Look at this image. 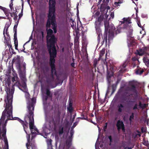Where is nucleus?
Wrapping results in <instances>:
<instances>
[{
    "label": "nucleus",
    "instance_id": "f257e3e1",
    "mask_svg": "<svg viewBox=\"0 0 149 149\" xmlns=\"http://www.w3.org/2000/svg\"><path fill=\"white\" fill-rule=\"evenodd\" d=\"M14 90L15 88L13 86L12 87L11 89L10 88L7 89V101L5 100L6 105L0 119V132H1V125L3 137H4L6 134V127L8 121L11 120V116L13 111L12 102Z\"/></svg>",
    "mask_w": 149,
    "mask_h": 149
},
{
    "label": "nucleus",
    "instance_id": "f03ea898",
    "mask_svg": "<svg viewBox=\"0 0 149 149\" xmlns=\"http://www.w3.org/2000/svg\"><path fill=\"white\" fill-rule=\"evenodd\" d=\"M34 101L33 99L31 100V101L29 102L28 103L27 108L28 109V113L25 116L24 121L26 124H28V123L27 122L29 119V128L31 130L33 129L39 133V131L38 129L34 126ZM39 134H40L39 133Z\"/></svg>",
    "mask_w": 149,
    "mask_h": 149
},
{
    "label": "nucleus",
    "instance_id": "7ed1b4c3",
    "mask_svg": "<svg viewBox=\"0 0 149 149\" xmlns=\"http://www.w3.org/2000/svg\"><path fill=\"white\" fill-rule=\"evenodd\" d=\"M55 4H49V10L48 15V19L46 24L47 27H50L51 25H52V29L54 30L55 33L56 32L57 26L55 13Z\"/></svg>",
    "mask_w": 149,
    "mask_h": 149
},
{
    "label": "nucleus",
    "instance_id": "20e7f679",
    "mask_svg": "<svg viewBox=\"0 0 149 149\" xmlns=\"http://www.w3.org/2000/svg\"><path fill=\"white\" fill-rule=\"evenodd\" d=\"M49 38H47V47L50 55V60L55 61V58L56 56L57 50L55 46L57 39L54 35L49 36Z\"/></svg>",
    "mask_w": 149,
    "mask_h": 149
},
{
    "label": "nucleus",
    "instance_id": "39448f33",
    "mask_svg": "<svg viewBox=\"0 0 149 149\" xmlns=\"http://www.w3.org/2000/svg\"><path fill=\"white\" fill-rule=\"evenodd\" d=\"M117 94L123 100L126 101L128 104L131 103L134 104L132 107V109L133 110H139L140 108L139 106V104L134 101L130 100V98L133 96L134 94L128 92L127 90L123 91L122 89H120L117 93Z\"/></svg>",
    "mask_w": 149,
    "mask_h": 149
},
{
    "label": "nucleus",
    "instance_id": "423d86ee",
    "mask_svg": "<svg viewBox=\"0 0 149 149\" xmlns=\"http://www.w3.org/2000/svg\"><path fill=\"white\" fill-rule=\"evenodd\" d=\"M104 25L105 26V31L102 36L101 33V31H96L97 34V40L98 42H99L100 40L101 36L102 41V45L104 43L105 45H107V35L108 31L109 29V23L107 20H105L104 21Z\"/></svg>",
    "mask_w": 149,
    "mask_h": 149
},
{
    "label": "nucleus",
    "instance_id": "0eeeda50",
    "mask_svg": "<svg viewBox=\"0 0 149 149\" xmlns=\"http://www.w3.org/2000/svg\"><path fill=\"white\" fill-rule=\"evenodd\" d=\"M55 61H49V65L51 69V74L46 78V82L49 85H51L54 80V75H57V72L55 65Z\"/></svg>",
    "mask_w": 149,
    "mask_h": 149
},
{
    "label": "nucleus",
    "instance_id": "6e6552de",
    "mask_svg": "<svg viewBox=\"0 0 149 149\" xmlns=\"http://www.w3.org/2000/svg\"><path fill=\"white\" fill-rule=\"evenodd\" d=\"M61 113L58 112L57 113H55L53 118L52 120L49 121V125L50 127H53L56 128V125L60 123Z\"/></svg>",
    "mask_w": 149,
    "mask_h": 149
},
{
    "label": "nucleus",
    "instance_id": "1a4fd4ad",
    "mask_svg": "<svg viewBox=\"0 0 149 149\" xmlns=\"http://www.w3.org/2000/svg\"><path fill=\"white\" fill-rule=\"evenodd\" d=\"M129 85L130 86V87H128L129 90L132 91L135 93L133 95L134 100H136L138 96V92L136 89V83L134 81H130L129 82Z\"/></svg>",
    "mask_w": 149,
    "mask_h": 149
},
{
    "label": "nucleus",
    "instance_id": "9d476101",
    "mask_svg": "<svg viewBox=\"0 0 149 149\" xmlns=\"http://www.w3.org/2000/svg\"><path fill=\"white\" fill-rule=\"evenodd\" d=\"M123 21H120L121 24H123L124 26L123 28L127 29L128 27V24L132 23L131 20L130 18H123Z\"/></svg>",
    "mask_w": 149,
    "mask_h": 149
},
{
    "label": "nucleus",
    "instance_id": "9b49d317",
    "mask_svg": "<svg viewBox=\"0 0 149 149\" xmlns=\"http://www.w3.org/2000/svg\"><path fill=\"white\" fill-rule=\"evenodd\" d=\"M11 120H17L18 121H19L22 125L25 132L27 134V132L25 129V127H27V125L26 124L25 121L24 122L23 120H22L20 119L18 117H15L13 118V112H12L11 116Z\"/></svg>",
    "mask_w": 149,
    "mask_h": 149
},
{
    "label": "nucleus",
    "instance_id": "f8f14e48",
    "mask_svg": "<svg viewBox=\"0 0 149 149\" xmlns=\"http://www.w3.org/2000/svg\"><path fill=\"white\" fill-rule=\"evenodd\" d=\"M116 126L117 127V129L118 131L122 129L123 132H125V129L124 125L122 121L119 120L118 121Z\"/></svg>",
    "mask_w": 149,
    "mask_h": 149
},
{
    "label": "nucleus",
    "instance_id": "ddd939ff",
    "mask_svg": "<svg viewBox=\"0 0 149 149\" xmlns=\"http://www.w3.org/2000/svg\"><path fill=\"white\" fill-rule=\"evenodd\" d=\"M46 94L47 96H44L43 97V100L46 102L47 101L48 99V97H52V95H51V93L49 90L48 88H47L46 89Z\"/></svg>",
    "mask_w": 149,
    "mask_h": 149
},
{
    "label": "nucleus",
    "instance_id": "4468645a",
    "mask_svg": "<svg viewBox=\"0 0 149 149\" xmlns=\"http://www.w3.org/2000/svg\"><path fill=\"white\" fill-rule=\"evenodd\" d=\"M113 29L114 30L115 29V27H114V28ZM114 36V30H111L110 29H109V35H108V39H107V40H108V42H109V41L111 40H112Z\"/></svg>",
    "mask_w": 149,
    "mask_h": 149
},
{
    "label": "nucleus",
    "instance_id": "2eb2a0df",
    "mask_svg": "<svg viewBox=\"0 0 149 149\" xmlns=\"http://www.w3.org/2000/svg\"><path fill=\"white\" fill-rule=\"evenodd\" d=\"M20 56L17 55L15 57L12 61V62L13 63L16 62L18 64V66L19 69H21V65L20 61Z\"/></svg>",
    "mask_w": 149,
    "mask_h": 149
},
{
    "label": "nucleus",
    "instance_id": "dca6fc26",
    "mask_svg": "<svg viewBox=\"0 0 149 149\" xmlns=\"http://www.w3.org/2000/svg\"><path fill=\"white\" fill-rule=\"evenodd\" d=\"M35 137V136H32L31 137V141H29V143L28 144V147L29 146L31 147L32 149H36V146H35V143L33 139Z\"/></svg>",
    "mask_w": 149,
    "mask_h": 149
},
{
    "label": "nucleus",
    "instance_id": "f3484780",
    "mask_svg": "<svg viewBox=\"0 0 149 149\" xmlns=\"http://www.w3.org/2000/svg\"><path fill=\"white\" fill-rule=\"evenodd\" d=\"M147 48L146 47H143L140 49L138 51V54L139 56H142L144 54H146Z\"/></svg>",
    "mask_w": 149,
    "mask_h": 149
},
{
    "label": "nucleus",
    "instance_id": "a211bd4d",
    "mask_svg": "<svg viewBox=\"0 0 149 149\" xmlns=\"http://www.w3.org/2000/svg\"><path fill=\"white\" fill-rule=\"evenodd\" d=\"M127 64V62L125 61L124 62L122 65L120 66V69L119 71L120 73H124L125 72L126 69H125V68Z\"/></svg>",
    "mask_w": 149,
    "mask_h": 149
},
{
    "label": "nucleus",
    "instance_id": "6ab92c4d",
    "mask_svg": "<svg viewBox=\"0 0 149 149\" xmlns=\"http://www.w3.org/2000/svg\"><path fill=\"white\" fill-rule=\"evenodd\" d=\"M95 24L96 31H101V29L100 28L101 25V23L96 20L95 22Z\"/></svg>",
    "mask_w": 149,
    "mask_h": 149
},
{
    "label": "nucleus",
    "instance_id": "aec40b11",
    "mask_svg": "<svg viewBox=\"0 0 149 149\" xmlns=\"http://www.w3.org/2000/svg\"><path fill=\"white\" fill-rule=\"evenodd\" d=\"M72 139L70 136H69L68 138L66 140V144L67 147L69 148L72 145Z\"/></svg>",
    "mask_w": 149,
    "mask_h": 149
},
{
    "label": "nucleus",
    "instance_id": "412c9836",
    "mask_svg": "<svg viewBox=\"0 0 149 149\" xmlns=\"http://www.w3.org/2000/svg\"><path fill=\"white\" fill-rule=\"evenodd\" d=\"M19 79L17 76H14V77H13L12 78V81L13 82L16 81L15 85L17 86L18 84V85H20V83L19 81Z\"/></svg>",
    "mask_w": 149,
    "mask_h": 149
},
{
    "label": "nucleus",
    "instance_id": "4be33fe9",
    "mask_svg": "<svg viewBox=\"0 0 149 149\" xmlns=\"http://www.w3.org/2000/svg\"><path fill=\"white\" fill-rule=\"evenodd\" d=\"M45 14L44 13L40 12L39 13V18L40 22H43L45 17Z\"/></svg>",
    "mask_w": 149,
    "mask_h": 149
},
{
    "label": "nucleus",
    "instance_id": "5701e85b",
    "mask_svg": "<svg viewBox=\"0 0 149 149\" xmlns=\"http://www.w3.org/2000/svg\"><path fill=\"white\" fill-rule=\"evenodd\" d=\"M17 86H18L19 88L22 91H23V90L20 87H22L24 90H25L27 87L26 84V83L25 82H24L23 83H22V85H21L20 84V85H18V84Z\"/></svg>",
    "mask_w": 149,
    "mask_h": 149
},
{
    "label": "nucleus",
    "instance_id": "b1692460",
    "mask_svg": "<svg viewBox=\"0 0 149 149\" xmlns=\"http://www.w3.org/2000/svg\"><path fill=\"white\" fill-rule=\"evenodd\" d=\"M143 61L147 66H149V59L146 56L143 58Z\"/></svg>",
    "mask_w": 149,
    "mask_h": 149
},
{
    "label": "nucleus",
    "instance_id": "393cba45",
    "mask_svg": "<svg viewBox=\"0 0 149 149\" xmlns=\"http://www.w3.org/2000/svg\"><path fill=\"white\" fill-rule=\"evenodd\" d=\"M107 5L106 4H102L100 7V10L101 12H104V11L106 10L107 6Z\"/></svg>",
    "mask_w": 149,
    "mask_h": 149
},
{
    "label": "nucleus",
    "instance_id": "a878e982",
    "mask_svg": "<svg viewBox=\"0 0 149 149\" xmlns=\"http://www.w3.org/2000/svg\"><path fill=\"white\" fill-rule=\"evenodd\" d=\"M138 103L140 109H143L146 107V104H142L141 101H139Z\"/></svg>",
    "mask_w": 149,
    "mask_h": 149
},
{
    "label": "nucleus",
    "instance_id": "bb28decb",
    "mask_svg": "<svg viewBox=\"0 0 149 149\" xmlns=\"http://www.w3.org/2000/svg\"><path fill=\"white\" fill-rule=\"evenodd\" d=\"M9 27V26H5L4 28V29L3 31V34L4 36V39H6V37L5 35V30L6 29V34L8 36H9V35L8 34V29Z\"/></svg>",
    "mask_w": 149,
    "mask_h": 149
},
{
    "label": "nucleus",
    "instance_id": "cd10ccee",
    "mask_svg": "<svg viewBox=\"0 0 149 149\" xmlns=\"http://www.w3.org/2000/svg\"><path fill=\"white\" fill-rule=\"evenodd\" d=\"M0 9L3 10L5 15H7V14L10 13V12H9L8 9L1 6H0Z\"/></svg>",
    "mask_w": 149,
    "mask_h": 149
},
{
    "label": "nucleus",
    "instance_id": "c85d7f7f",
    "mask_svg": "<svg viewBox=\"0 0 149 149\" xmlns=\"http://www.w3.org/2000/svg\"><path fill=\"white\" fill-rule=\"evenodd\" d=\"M118 108V111L119 112H121L123 111L122 108L124 107L123 105L121 104H119L117 106Z\"/></svg>",
    "mask_w": 149,
    "mask_h": 149
},
{
    "label": "nucleus",
    "instance_id": "c756f323",
    "mask_svg": "<svg viewBox=\"0 0 149 149\" xmlns=\"http://www.w3.org/2000/svg\"><path fill=\"white\" fill-rule=\"evenodd\" d=\"M105 53V49H102L101 51L100 52L99 58L98 59V60H100V59L103 60L102 59V57L103 56V55Z\"/></svg>",
    "mask_w": 149,
    "mask_h": 149
},
{
    "label": "nucleus",
    "instance_id": "7c9ffc66",
    "mask_svg": "<svg viewBox=\"0 0 149 149\" xmlns=\"http://www.w3.org/2000/svg\"><path fill=\"white\" fill-rule=\"evenodd\" d=\"M9 52H10V50L9 49H6L5 52V55L8 56V57L9 58H10L12 56V54L11 53L10 54H9Z\"/></svg>",
    "mask_w": 149,
    "mask_h": 149
},
{
    "label": "nucleus",
    "instance_id": "2f4dec72",
    "mask_svg": "<svg viewBox=\"0 0 149 149\" xmlns=\"http://www.w3.org/2000/svg\"><path fill=\"white\" fill-rule=\"evenodd\" d=\"M63 127L62 126H60L59 127L58 131L60 135H62L63 133Z\"/></svg>",
    "mask_w": 149,
    "mask_h": 149
},
{
    "label": "nucleus",
    "instance_id": "473e14b6",
    "mask_svg": "<svg viewBox=\"0 0 149 149\" xmlns=\"http://www.w3.org/2000/svg\"><path fill=\"white\" fill-rule=\"evenodd\" d=\"M112 92L111 93V95L113 94L115 91H116V85L115 84H113L111 86Z\"/></svg>",
    "mask_w": 149,
    "mask_h": 149
},
{
    "label": "nucleus",
    "instance_id": "72a5a7b5",
    "mask_svg": "<svg viewBox=\"0 0 149 149\" xmlns=\"http://www.w3.org/2000/svg\"><path fill=\"white\" fill-rule=\"evenodd\" d=\"M104 16L103 14H101L98 18L97 21L101 23L103 21L104 19Z\"/></svg>",
    "mask_w": 149,
    "mask_h": 149
},
{
    "label": "nucleus",
    "instance_id": "f704fd0d",
    "mask_svg": "<svg viewBox=\"0 0 149 149\" xmlns=\"http://www.w3.org/2000/svg\"><path fill=\"white\" fill-rule=\"evenodd\" d=\"M17 12L16 8H15V10H14V19L15 21L17 20V19L18 16L17 15Z\"/></svg>",
    "mask_w": 149,
    "mask_h": 149
},
{
    "label": "nucleus",
    "instance_id": "c9c22d12",
    "mask_svg": "<svg viewBox=\"0 0 149 149\" xmlns=\"http://www.w3.org/2000/svg\"><path fill=\"white\" fill-rule=\"evenodd\" d=\"M27 143H26V146L27 148V149H29L28 148V144L29 143V141H30V134H28L27 136Z\"/></svg>",
    "mask_w": 149,
    "mask_h": 149
},
{
    "label": "nucleus",
    "instance_id": "e433bc0d",
    "mask_svg": "<svg viewBox=\"0 0 149 149\" xmlns=\"http://www.w3.org/2000/svg\"><path fill=\"white\" fill-rule=\"evenodd\" d=\"M144 72L143 70H141L139 69H136V73L137 74H141Z\"/></svg>",
    "mask_w": 149,
    "mask_h": 149
},
{
    "label": "nucleus",
    "instance_id": "4c0bfd02",
    "mask_svg": "<svg viewBox=\"0 0 149 149\" xmlns=\"http://www.w3.org/2000/svg\"><path fill=\"white\" fill-rule=\"evenodd\" d=\"M53 33V31L52 29H49L47 31V34L48 35V37H49V36H51V35H52V33Z\"/></svg>",
    "mask_w": 149,
    "mask_h": 149
},
{
    "label": "nucleus",
    "instance_id": "58836bf2",
    "mask_svg": "<svg viewBox=\"0 0 149 149\" xmlns=\"http://www.w3.org/2000/svg\"><path fill=\"white\" fill-rule=\"evenodd\" d=\"M14 44H18L17 38V34H14Z\"/></svg>",
    "mask_w": 149,
    "mask_h": 149
},
{
    "label": "nucleus",
    "instance_id": "ea45409f",
    "mask_svg": "<svg viewBox=\"0 0 149 149\" xmlns=\"http://www.w3.org/2000/svg\"><path fill=\"white\" fill-rule=\"evenodd\" d=\"M67 110L70 113H72L73 110V109L72 107L68 106L67 107Z\"/></svg>",
    "mask_w": 149,
    "mask_h": 149
},
{
    "label": "nucleus",
    "instance_id": "a19ab883",
    "mask_svg": "<svg viewBox=\"0 0 149 149\" xmlns=\"http://www.w3.org/2000/svg\"><path fill=\"white\" fill-rule=\"evenodd\" d=\"M120 3H118L117 2H115L113 4V6L115 8H118L120 6Z\"/></svg>",
    "mask_w": 149,
    "mask_h": 149
},
{
    "label": "nucleus",
    "instance_id": "79ce46f5",
    "mask_svg": "<svg viewBox=\"0 0 149 149\" xmlns=\"http://www.w3.org/2000/svg\"><path fill=\"white\" fill-rule=\"evenodd\" d=\"M134 113L133 112H132L131 113V115L130 116L129 118V120L131 122L133 119H134Z\"/></svg>",
    "mask_w": 149,
    "mask_h": 149
},
{
    "label": "nucleus",
    "instance_id": "37998d69",
    "mask_svg": "<svg viewBox=\"0 0 149 149\" xmlns=\"http://www.w3.org/2000/svg\"><path fill=\"white\" fill-rule=\"evenodd\" d=\"M74 134V131L73 130L72 128H71L70 132V137H71L72 138V136L73 135V134Z\"/></svg>",
    "mask_w": 149,
    "mask_h": 149
},
{
    "label": "nucleus",
    "instance_id": "c03bdc74",
    "mask_svg": "<svg viewBox=\"0 0 149 149\" xmlns=\"http://www.w3.org/2000/svg\"><path fill=\"white\" fill-rule=\"evenodd\" d=\"M17 24H15L14 26L13 30L14 31V34H17Z\"/></svg>",
    "mask_w": 149,
    "mask_h": 149
},
{
    "label": "nucleus",
    "instance_id": "a18cd8bd",
    "mask_svg": "<svg viewBox=\"0 0 149 149\" xmlns=\"http://www.w3.org/2000/svg\"><path fill=\"white\" fill-rule=\"evenodd\" d=\"M10 49H11V50L12 51V55L13 54H16V53L15 52H14V50L12 48V45H11V47H9V49L10 50Z\"/></svg>",
    "mask_w": 149,
    "mask_h": 149
},
{
    "label": "nucleus",
    "instance_id": "49530a36",
    "mask_svg": "<svg viewBox=\"0 0 149 149\" xmlns=\"http://www.w3.org/2000/svg\"><path fill=\"white\" fill-rule=\"evenodd\" d=\"M56 4L55 0H49V4Z\"/></svg>",
    "mask_w": 149,
    "mask_h": 149
},
{
    "label": "nucleus",
    "instance_id": "de8ad7c7",
    "mask_svg": "<svg viewBox=\"0 0 149 149\" xmlns=\"http://www.w3.org/2000/svg\"><path fill=\"white\" fill-rule=\"evenodd\" d=\"M109 0H102V4L108 5Z\"/></svg>",
    "mask_w": 149,
    "mask_h": 149
},
{
    "label": "nucleus",
    "instance_id": "09e8293b",
    "mask_svg": "<svg viewBox=\"0 0 149 149\" xmlns=\"http://www.w3.org/2000/svg\"><path fill=\"white\" fill-rule=\"evenodd\" d=\"M97 60L96 58L95 59L93 62V65L94 67H96L97 64Z\"/></svg>",
    "mask_w": 149,
    "mask_h": 149
},
{
    "label": "nucleus",
    "instance_id": "8fccbe9b",
    "mask_svg": "<svg viewBox=\"0 0 149 149\" xmlns=\"http://www.w3.org/2000/svg\"><path fill=\"white\" fill-rule=\"evenodd\" d=\"M137 22L138 26L141 28H142V26H141V24L140 21L139 20H138L137 21Z\"/></svg>",
    "mask_w": 149,
    "mask_h": 149
},
{
    "label": "nucleus",
    "instance_id": "3c124183",
    "mask_svg": "<svg viewBox=\"0 0 149 149\" xmlns=\"http://www.w3.org/2000/svg\"><path fill=\"white\" fill-rule=\"evenodd\" d=\"M6 45H7L8 47H11L12 45L10 42H6Z\"/></svg>",
    "mask_w": 149,
    "mask_h": 149
},
{
    "label": "nucleus",
    "instance_id": "603ef678",
    "mask_svg": "<svg viewBox=\"0 0 149 149\" xmlns=\"http://www.w3.org/2000/svg\"><path fill=\"white\" fill-rule=\"evenodd\" d=\"M6 83L8 86H9L10 85L11 81L10 80L7 79Z\"/></svg>",
    "mask_w": 149,
    "mask_h": 149
},
{
    "label": "nucleus",
    "instance_id": "864d4df0",
    "mask_svg": "<svg viewBox=\"0 0 149 149\" xmlns=\"http://www.w3.org/2000/svg\"><path fill=\"white\" fill-rule=\"evenodd\" d=\"M52 140L51 139H50L48 141H47V144L49 146H51L52 145Z\"/></svg>",
    "mask_w": 149,
    "mask_h": 149
},
{
    "label": "nucleus",
    "instance_id": "5fc2aeb1",
    "mask_svg": "<svg viewBox=\"0 0 149 149\" xmlns=\"http://www.w3.org/2000/svg\"><path fill=\"white\" fill-rule=\"evenodd\" d=\"M100 15V12L98 11H97L94 15V17L95 18L96 17Z\"/></svg>",
    "mask_w": 149,
    "mask_h": 149
},
{
    "label": "nucleus",
    "instance_id": "6e6d98bb",
    "mask_svg": "<svg viewBox=\"0 0 149 149\" xmlns=\"http://www.w3.org/2000/svg\"><path fill=\"white\" fill-rule=\"evenodd\" d=\"M23 10V8H22V9L21 13L20 14H19V19H20V18L23 15V14H22Z\"/></svg>",
    "mask_w": 149,
    "mask_h": 149
},
{
    "label": "nucleus",
    "instance_id": "4d7b16f0",
    "mask_svg": "<svg viewBox=\"0 0 149 149\" xmlns=\"http://www.w3.org/2000/svg\"><path fill=\"white\" fill-rule=\"evenodd\" d=\"M79 118H80L81 119H82V120H87L88 121H90V120L92 121L90 119H89V120H88V119L86 117L85 118L84 117H82Z\"/></svg>",
    "mask_w": 149,
    "mask_h": 149
},
{
    "label": "nucleus",
    "instance_id": "13d9d810",
    "mask_svg": "<svg viewBox=\"0 0 149 149\" xmlns=\"http://www.w3.org/2000/svg\"><path fill=\"white\" fill-rule=\"evenodd\" d=\"M70 22H71V23H72L71 24V26H72V25L73 26H74V21L72 19V18H70Z\"/></svg>",
    "mask_w": 149,
    "mask_h": 149
},
{
    "label": "nucleus",
    "instance_id": "bf43d9fd",
    "mask_svg": "<svg viewBox=\"0 0 149 149\" xmlns=\"http://www.w3.org/2000/svg\"><path fill=\"white\" fill-rule=\"evenodd\" d=\"M107 123H106L105 124V125L104 126V131H105V130L107 129Z\"/></svg>",
    "mask_w": 149,
    "mask_h": 149
},
{
    "label": "nucleus",
    "instance_id": "052dcab7",
    "mask_svg": "<svg viewBox=\"0 0 149 149\" xmlns=\"http://www.w3.org/2000/svg\"><path fill=\"white\" fill-rule=\"evenodd\" d=\"M110 16L112 18H113L114 16V13L113 12H111Z\"/></svg>",
    "mask_w": 149,
    "mask_h": 149
},
{
    "label": "nucleus",
    "instance_id": "680f3d73",
    "mask_svg": "<svg viewBox=\"0 0 149 149\" xmlns=\"http://www.w3.org/2000/svg\"><path fill=\"white\" fill-rule=\"evenodd\" d=\"M43 70H48V67L47 65H45L43 68Z\"/></svg>",
    "mask_w": 149,
    "mask_h": 149
},
{
    "label": "nucleus",
    "instance_id": "e2e57ef3",
    "mask_svg": "<svg viewBox=\"0 0 149 149\" xmlns=\"http://www.w3.org/2000/svg\"><path fill=\"white\" fill-rule=\"evenodd\" d=\"M77 123H78V122H77L74 123L73 124L72 127H75L77 125Z\"/></svg>",
    "mask_w": 149,
    "mask_h": 149
},
{
    "label": "nucleus",
    "instance_id": "0e129e2a",
    "mask_svg": "<svg viewBox=\"0 0 149 149\" xmlns=\"http://www.w3.org/2000/svg\"><path fill=\"white\" fill-rule=\"evenodd\" d=\"M132 60L134 61H136L138 60L137 58L136 57H133L132 58Z\"/></svg>",
    "mask_w": 149,
    "mask_h": 149
},
{
    "label": "nucleus",
    "instance_id": "69168bd1",
    "mask_svg": "<svg viewBox=\"0 0 149 149\" xmlns=\"http://www.w3.org/2000/svg\"><path fill=\"white\" fill-rule=\"evenodd\" d=\"M72 103L71 101L69 102V104L68 106L72 107Z\"/></svg>",
    "mask_w": 149,
    "mask_h": 149
},
{
    "label": "nucleus",
    "instance_id": "338daca9",
    "mask_svg": "<svg viewBox=\"0 0 149 149\" xmlns=\"http://www.w3.org/2000/svg\"><path fill=\"white\" fill-rule=\"evenodd\" d=\"M18 45V44H17V43H16V44H15V49L17 50H19L18 49V48H17Z\"/></svg>",
    "mask_w": 149,
    "mask_h": 149
},
{
    "label": "nucleus",
    "instance_id": "774afa93",
    "mask_svg": "<svg viewBox=\"0 0 149 149\" xmlns=\"http://www.w3.org/2000/svg\"><path fill=\"white\" fill-rule=\"evenodd\" d=\"M74 64V62H72L71 64V65L72 67L75 68Z\"/></svg>",
    "mask_w": 149,
    "mask_h": 149
}]
</instances>
